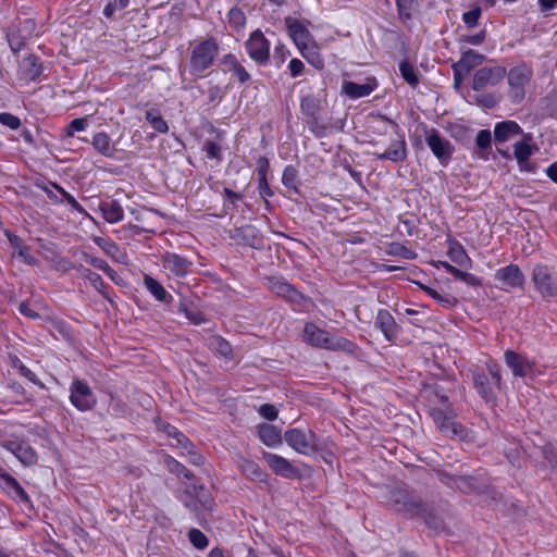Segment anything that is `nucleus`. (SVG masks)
<instances>
[{
    "label": "nucleus",
    "mask_w": 557,
    "mask_h": 557,
    "mask_svg": "<svg viewBox=\"0 0 557 557\" xmlns=\"http://www.w3.org/2000/svg\"><path fill=\"white\" fill-rule=\"evenodd\" d=\"M249 58L259 65H265L270 60V41L259 29L252 32L245 42Z\"/></svg>",
    "instance_id": "obj_7"
},
{
    "label": "nucleus",
    "mask_w": 557,
    "mask_h": 557,
    "mask_svg": "<svg viewBox=\"0 0 557 557\" xmlns=\"http://www.w3.org/2000/svg\"><path fill=\"white\" fill-rule=\"evenodd\" d=\"M203 150L206 154L210 159H220L221 158V147L214 141H206Z\"/></svg>",
    "instance_id": "obj_60"
},
{
    "label": "nucleus",
    "mask_w": 557,
    "mask_h": 557,
    "mask_svg": "<svg viewBox=\"0 0 557 557\" xmlns=\"http://www.w3.org/2000/svg\"><path fill=\"white\" fill-rule=\"evenodd\" d=\"M430 414L436 428L444 435L466 443L475 441V435L472 431L455 421L456 413L450 405H447L445 408L433 407L430 409Z\"/></svg>",
    "instance_id": "obj_2"
},
{
    "label": "nucleus",
    "mask_w": 557,
    "mask_h": 557,
    "mask_svg": "<svg viewBox=\"0 0 557 557\" xmlns=\"http://www.w3.org/2000/svg\"><path fill=\"white\" fill-rule=\"evenodd\" d=\"M376 86L375 78H367L366 83L362 84L346 81L342 85V91L351 99H358L369 96Z\"/></svg>",
    "instance_id": "obj_22"
},
{
    "label": "nucleus",
    "mask_w": 557,
    "mask_h": 557,
    "mask_svg": "<svg viewBox=\"0 0 557 557\" xmlns=\"http://www.w3.org/2000/svg\"><path fill=\"white\" fill-rule=\"evenodd\" d=\"M91 145L94 149L103 157L112 158L116 152L115 145L110 136L104 132H98L92 136Z\"/></svg>",
    "instance_id": "obj_29"
},
{
    "label": "nucleus",
    "mask_w": 557,
    "mask_h": 557,
    "mask_svg": "<svg viewBox=\"0 0 557 557\" xmlns=\"http://www.w3.org/2000/svg\"><path fill=\"white\" fill-rule=\"evenodd\" d=\"M232 237L252 248H259L262 245V238L258 230L252 225H244L235 228Z\"/></svg>",
    "instance_id": "obj_26"
},
{
    "label": "nucleus",
    "mask_w": 557,
    "mask_h": 557,
    "mask_svg": "<svg viewBox=\"0 0 557 557\" xmlns=\"http://www.w3.org/2000/svg\"><path fill=\"white\" fill-rule=\"evenodd\" d=\"M301 112L308 117L315 119L318 114V102L313 97L307 96L301 98L300 102Z\"/></svg>",
    "instance_id": "obj_48"
},
{
    "label": "nucleus",
    "mask_w": 557,
    "mask_h": 557,
    "mask_svg": "<svg viewBox=\"0 0 557 557\" xmlns=\"http://www.w3.org/2000/svg\"><path fill=\"white\" fill-rule=\"evenodd\" d=\"M508 76L509 95L515 102H519L524 98L525 86L533 77L532 67L522 63L512 69L506 74Z\"/></svg>",
    "instance_id": "obj_6"
},
{
    "label": "nucleus",
    "mask_w": 557,
    "mask_h": 557,
    "mask_svg": "<svg viewBox=\"0 0 557 557\" xmlns=\"http://www.w3.org/2000/svg\"><path fill=\"white\" fill-rule=\"evenodd\" d=\"M42 73L39 59L35 55L24 58L18 65L20 78L26 82L36 81Z\"/></svg>",
    "instance_id": "obj_24"
},
{
    "label": "nucleus",
    "mask_w": 557,
    "mask_h": 557,
    "mask_svg": "<svg viewBox=\"0 0 557 557\" xmlns=\"http://www.w3.org/2000/svg\"><path fill=\"white\" fill-rule=\"evenodd\" d=\"M144 286L147 290L156 298V300L170 304L173 300V297L166 289L152 276L145 274L144 275Z\"/></svg>",
    "instance_id": "obj_34"
},
{
    "label": "nucleus",
    "mask_w": 557,
    "mask_h": 557,
    "mask_svg": "<svg viewBox=\"0 0 557 557\" xmlns=\"http://www.w3.org/2000/svg\"><path fill=\"white\" fill-rule=\"evenodd\" d=\"M492 135L488 129H481L475 138L478 147L482 150H486L491 147Z\"/></svg>",
    "instance_id": "obj_55"
},
{
    "label": "nucleus",
    "mask_w": 557,
    "mask_h": 557,
    "mask_svg": "<svg viewBox=\"0 0 557 557\" xmlns=\"http://www.w3.org/2000/svg\"><path fill=\"white\" fill-rule=\"evenodd\" d=\"M285 23L288 30V35L290 36L297 48H300L313 41L311 33L309 32L304 22L288 17L285 20Z\"/></svg>",
    "instance_id": "obj_19"
},
{
    "label": "nucleus",
    "mask_w": 557,
    "mask_h": 557,
    "mask_svg": "<svg viewBox=\"0 0 557 557\" xmlns=\"http://www.w3.org/2000/svg\"><path fill=\"white\" fill-rule=\"evenodd\" d=\"M181 310L185 313L186 318L196 325H199L206 321L203 314L199 311H193L186 307H183Z\"/></svg>",
    "instance_id": "obj_62"
},
{
    "label": "nucleus",
    "mask_w": 557,
    "mask_h": 557,
    "mask_svg": "<svg viewBox=\"0 0 557 557\" xmlns=\"http://www.w3.org/2000/svg\"><path fill=\"white\" fill-rule=\"evenodd\" d=\"M159 429L162 430L168 436L175 438L178 445L187 447V444H189L188 438L175 426L168 423H162L159 425Z\"/></svg>",
    "instance_id": "obj_46"
},
{
    "label": "nucleus",
    "mask_w": 557,
    "mask_h": 557,
    "mask_svg": "<svg viewBox=\"0 0 557 557\" xmlns=\"http://www.w3.org/2000/svg\"><path fill=\"white\" fill-rule=\"evenodd\" d=\"M219 52V46L213 38H208L199 42L190 54V73L193 75H201L208 70Z\"/></svg>",
    "instance_id": "obj_4"
},
{
    "label": "nucleus",
    "mask_w": 557,
    "mask_h": 557,
    "mask_svg": "<svg viewBox=\"0 0 557 557\" xmlns=\"http://www.w3.org/2000/svg\"><path fill=\"white\" fill-rule=\"evenodd\" d=\"M209 349L224 358H231L232 347L228 342L219 335H212L207 339Z\"/></svg>",
    "instance_id": "obj_37"
},
{
    "label": "nucleus",
    "mask_w": 557,
    "mask_h": 557,
    "mask_svg": "<svg viewBox=\"0 0 557 557\" xmlns=\"http://www.w3.org/2000/svg\"><path fill=\"white\" fill-rule=\"evenodd\" d=\"M398 16L403 22L409 21L416 11L418 3L416 0H396Z\"/></svg>",
    "instance_id": "obj_39"
},
{
    "label": "nucleus",
    "mask_w": 557,
    "mask_h": 557,
    "mask_svg": "<svg viewBox=\"0 0 557 557\" xmlns=\"http://www.w3.org/2000/svg\"><path fill=\"white\" fill-rule=\"evenodd\" d=\"M0 485L16 502L29 504L30 499L22 485L9 473H0Z\"/></svg>",
    "instance_id": "obj_20"
},
{
    "label": "nucleus",
    "mask_w": 557,
    "mask_h": 557,
    "mask_svg": "<svg viewBox=\"0 0 557 557\" xmlns=\"http://www.w3.org/2000/svg\"><path fill=\"white\" fill-rule=\"evenodd\" d=\"M481 16V9L479 7L463 13L462 21L468 27H475Z\"/></svg>",
    "instance_id": "obj_54"
},
{
    "label": "nucleus",
    "mask_w": 557,
    "mask_h": 557,
    "mask_svg": "<svg viewBox=\"0 0 557 557\" xmlns=\"http://www.w3.org/2000/svg\"><path fill=\"white\" fill-rule=\"evenodd\" d=\"M94 242L110 257L117 259V252H120L119 247L115 243L101 238V237H95Z\"/></svg>",
    "instance_id": "obj_51"
},
{
    "label": "nucleus",
    "mask_w": 557,
    "mask_h": 557,
    "mask_svg": "<svg viewBox=\"0 0 557 557\" xmlns=\"http://www.w3.org/2000/svg\"><path fill=\"white\" fill-rule=\"evenodd\" d=\"M506 74V69L500 65L481 67L474 73L471 87L480 91L488 86H495L505 78Z\"/></svg>",
    "instance_id": "obj_10"
},
{
    "label": "nucleus",
    "mask_w": 557,
    "mask_h": 557,
    "mask_svg": "<svg viewBox=\"0 0 557 557\" xmlns=\"http://www.w3.org/2000/svg\"><path fill=\"white\" fill-rule=\"evenodd\" d=\"M377 160H389L392 162H403L407 158V147L404 136L398 135L391 141L389 147L383 152H374Z\"/></svg>",
    "instance_id": "obj_18"
},
{
    "label": "nucleus",
    "mask_w": 557,
    "mask_h": 557,
    "mask_svg": "<svg viewBox=\"0 0 557 557\" xmlns=\"http://www.w3.org/2000/svg\"><path fill=\"white\" fill-rule=\"evenodd\" d=\"M284 440L289 447L301 455H311L318 450V437L309 429H290L284 433Z\"/></svg>",
    "instance_id": "obj_5"
},
{
    "label": "nucleus",
    "mask_w": 557,
    "mask_h": 557,
    "mask_svg": "<svg viewBox=\"0 0 557 557\" xmlns=\"http://www.w3.org/2000/svg\"><path fill=\"white\" fill-rule=\"evenodd\" d=\"M259 173V182H258V189L260 196L264 199L265 206H269V201L267 200L268 197H271L273 195V191L271 190L268 182H267V174L263 169L258 170Z\"/></svg>",
    "instance_id": "obj_49"
},
{
    "label": "nucleus",
    "mask_w": 557,
    "mask_h": 557,
    "mask_svg": "<svg viewBox=\"0 0 557 557\" xmlns=\"http://www.w3.org/2000/svg\"><path fill=\"white\" fill-rule=\"evenodd\" d=\"M103 219L109 223H117L123 220L124 211L121 205L115 201H103L99 206Z\"/></svg>",
    "instance_id": "obj_35"
},
{
    "label": "nucleus",
    "mask_w": 557,
    "mask_h": 557,
    "mask_svg": "<svg viewBox=\"0 0 557 557\" xmlns=\"http://www.w3.org/2000/svg\"><path fill=\"white\" fill-rule=\"evenodd\" d=\"M236 463L240 472L249 480L256 482H267L268 474L263 472L259 465L253 460L238 456Z\"/></svg>",
    "instance_id": "obj_25"
},
{
    "label": "nucleus",
    "mask_w": 557,
    "mask_h": 557,
    "mask_svg": "<svg viewBox=\"0 0 557 557\" xmlns=\"http://www.w3.org/2000/svg\"><path fill=\"white\" fill-rule=\"evenodd\" d=\"M146 120L150 123L152 128L158 133H166L169 131L168 123L163 120L160 113L156 110H148L146 112Z\"/></svg>",
    "instance_id": "obj_41"
},
{
    "label": "nucleus",
    "mask_w": 557,
    "mask_h": 557,
    "mask_svg": "<svg viewBox=\"0 0 557 557\" xmlns=\"http://www.w3.org/2000/svg\"><path fill=\"white\" fill-rule=\"evenodd\" d=\"M223 70L225 72H232L240 84H245L250 81V74L246 71V69L239 63L234 54H226L222 59Z\"/></svg>",
    "instance_id": "obj_30"
},
{
    "label": "nucleus",
    "mask_w": 557,
    "mask_h": 557,
    "mask_svg": "<svg viewBox=\"0 0 557 557\" xmlns=\"http://www.w3.org/2000/svg\"><path fill=\"white\" fill-rule=\"evenodd\" d=\"M535 150L536 147L532 144V136L524 134L523 138L513 146V154L519 165L525 163Z\"/></svg>",
    "instance_id": "obj_31"
},
{
    "label": "nucleus",
    "mask_w": 557,
    "mask_h": 557,
    "mask_svg": "<svg viewBox=\"0 0 557 557\" xmlns=\"http://www.w3.org/2000/svg\"><path fill=\"white\" fill-rule=\"evenodd\" d=\"M1 446L11 451L26 467L37 462L36 451L24 441L5 440L1 442Z\"/></svg>",
    "instance_id": "obj_13"
},
{
    "label": "nucleus",
    "mask_w": 557,
    "mask_h": 557,
    "mask_svg": "<svg viewBox=\"0 0 557 557\" xmlns=\"http://www.w3.org/2000/svg\"><path fill=\"white\" fill-rule=\"evenodd\" d=\"M305 65L299 59H292L288 63V70L292 77H297L304 72Z\"/></svg>",
    "instance_id": "obj_63"
},
{
    "label": "nucleus",
    "mask_w": 557,
    "mask_h": 557,
    "mask_svg": "<svg viewBox=\"0 0 557 557\" xmlns=\"http://www.w3.org/2000/svg\"><path fill=\"white\" fill-rule=\"evenodd\" d=\"M10 242L14 247L17 256L22 258L28 264H35V258L29 253V249L22 244L21 239L17 236H10Z\"/></svg>",
    "instance_id": "obj_44"
},
{
    "label": "nucleus",
    "mask_w": 557,
    "mask_h": 557,
    "mask_svg": "<svg viewBox=\"0 0 557 557\" xmlns=\"http://www.w3.org/2000/svg\"><path fill=\"white\" fill-rule=\"evenodd\" d=\"M288 55H289L288 49L284 45H277L274 48V53H273V61L275 62V66L280 67L285 62V60L287 59Z\"/></svg>",
    "instance_id": "obj_57"
},
{
    "label": "nucleus",
    "mask_w": 557,
    "mask_h": 557,
    "mask_svg": "<svg viewBox=\"0 0 557 557\" xmlns=\"http://www.w3.org/2000/svg\"><path fill=\"white\" fill-rule=\"evenodd\" d=\"M258 412L260 413V416H262L263 418H265L270 421L275 420L277 418V413H278L276 408L270 404L261 405L258 409Z\"/></svg>",
    "instance_id": "obj_59"
},
{
    "label": "nucleus",
    "mask_w": 557,
    "mask_h": 557,
    "mask_svg": "<svg viewBox=\"0 0 557 557\" xmlns=\"http://www.w3.org/2000/svg\"><path fill=\"white\" fill-rule=\"evenodd\" d=\"M472 382L474 388L478 391L480 396L486 401H493L495 399L493 387L490 383L487 375L483 372H473Z\"/></svg>",
    "instance_id": "obj_33"
},
{
    "label": "nucleus",
    "mask_w": 557,
    "mask_h": 557,
    "mask_svg": "<svg viewBox=\"0 0 557 557\" xmlns=\"http://www.w3.org/2000/svg\"><path fill=\"white\" fill-rule=\"evenodd\" d=\"M297 171L294 166L288 165L285 168L282 175V183L284 186L297 190L296 187Z\"/></svg>",
    "instance_id": "obj_52"
},
{
    "label": "nucleus",
    "mask_w": 557,
    "mask_h": 557,
    "mask_svg": "<svg viewBox=\"0 0 557 557\" xmlns=\"http://www.w3.org/2000/svg\"><path fill=\"white\" fill-rule=\"evenodd\" d=\"M190 543L198 549H203L208 546L207 536L198 529H190L188 532Z\"/></svg>",
    "instance_id": "obj_50"
},
{
    "label": "nucleus",
    "mask_w": 557,
    "mask_h": 557,
    "mask_svg": "<svg viewBox=\"0 0 557 557\" xmlns=\"http://www.w3.org/2000/svg\"><path fill=\"white\" fill-rule=\"evenodd\" d=\"M484 60L485 55L470 49L462 53L459 61L453 65V70L457 75H459L460 72L468 74L472 69L481 65Z\"/></svg>",
    "instance_id": "obj_23"
},
{
    "label": "nucleus",
    "mask_w": 557,
    "mask_h": 557,
    "mask_svg": "<svg viewBox=\"0 0 557 557\" xmlns=\"http://www.w3.org/2000/svg\"><path fill=\"white\" fill-rule=\"evenodd\" d=\"M227 17L230 25L237 30L242 29L246 24V16L238 8H232L228 11Z\"/></svg>",
    "instance_id": "obj_47"
},
{
    "label": "nucleus",
    "mask_w": 557,
    "mask_h": 557,
    "mask_svg": "<svg viewBox=\"0 0 557 557\" xmlns=\"http://www.w3.org/2000/svg\"><path fill=\"white\" fill-rule=\"evenodd\" d=\"M84 275L98 292L104 295L103 289L106 288V284L103 283L101 276L98 273L86 269Z\"/></svg>",
    "instance_id": "obj_53"
},
{
    "label": "nucleus",
    "mask_w": 557,
    "mask_h": 557,
    "mask_svg": "<svg viewBox=\"0 0 557 557\" xmlns=\"http://www.w3.org/2000/svg\"><path fill=\"white\" fill-rule=\"evenodd\" d=\"M161 262L168 275L173 277H185L193 264L188 259L174 252H165Z\"/></svg>",
    "instance_id": "obj_14"
},
{
    "label": "nucleus",
    "mask_w": 557,
    "mask_h": 557,
    "mask_svg": "<svg viewBox=\"0 0 557 557\" xmlns=\"http://www.w3.org/2000/svg\"><path fill=\"white\" fill-rule=\"evenodd\" d=\"M448 257L450 260L461 267L470 263V258L466 253L463 247L458 243H453L448 250Z\"/></svg>",
    "instance_id": "obj_40"
},
{
    "label": "nucleus",
    "mask_w": 557,
    "mask_h": 557,
    "mask_svg": "<svg viewBox=\"0 0 557 557\" xmlns=\"http://www.w3.org/2000/svg\"><path fill=\"white\" fill-rule=\"evenodd\" d=\"M0 123L11 129H17L21 126V120L8 112L0 113Z\"/></svg>",
    "instance_id": "obj_56"
},
{
    "label": "nucleus",
    "mask_w": 557,
    "mask_h": 557,
    "mask_svg": "<svg viewBox=\"0 0 557 557\" xmlns=\"http://www.w3.org/2000/svg\"><path fill=\"white\" fill-rule=\"evenodd\" d=\"M443 268L451 274L455 278L465 282L468 285L476 286L480 285V281L476 276L469 272H463L457 269L456 267L449 264L448 262H442Z\"/></svg>",
    "instance_id": "obj_38"
},
{
    "label": "nucleus",
    "mask_w": 557,
    "mask_h": 557,
    "mask_svg": "<svg viewBox=\"0 0 557 557\" xmlns=\"http://www.w3.org/2000/svg\"><path fill=\"white\" fill-rule=\"evenodd\" d=\"M70 400L79 411H87L96 405V396L87 382L76 379L70 386Z\"/></svg>",
    "instance_id": "obj_9"
},
{
    "label": "nucleus",
    "mask_w": 557,
    "mask_h": 557,
    "mask_svg": "<svg viewBox=\"0 0 557 557\" xmlns=\"http://www.w3.org/2000/svg\"><path fill=\"white\" fill-rule=\"evenodd\" d=\"M58 190L62 194V196L64 197V200L71 206V208L75 211H78V212H83L84 209L82 208V206L77 202V200L69 193H66L63 188L61 187H58Z\"/></svg>",
    "instance_id": "obj_64"
},
{
    "label": "nucleus",
    "mask_w": 557,
    "mask_h": 557,
    "mask_svg": "<svg viewBox=\"0 0 557 557\" xmlns=\"http://www.w3.org/2000/svg\"><path fill=\"white\" fill-rule=\"evenodd\" d=\"M263 459L271 470L277 475L286 479H295L299 475L298 469L295 468L286 458L277 454L264 451Z\"/></svg>",
    "instance_id": "obj_16"
},
{
    "label": "nucleus",
    "mask_w": 557,
    "mask_h": 557,
    "mask_svg": "<svg viewBox=\"0 0 557 557\" xmlns=\"http://www.w3.org/2000/svg\"><path fill=\"white\" fill-rule=\"evenodd\" d=\"M494 277L502 284L503 289L521 287L524 283V275L517 264L498 269Z\"/></svg>",
    "instance_id": "obj_17"
},
{
    "label": "nucleus",
    "mask_w": 557,
    "mask_h": 557,
    "mask_svg": "<svg viewBox=\"0 0 557 557\" xmlns=\"http://www.w3.org/2000/svg\"><path fill=\"white\" fill-rule=\"evenodd\" d=\"M425 292L428 293V295L430 297H432L437 302H440L444 308H453L458 302L456 297H454L449 294H441L440 292H437L431 287H425Z\"/></svg>",
    "instance_id": "obj_42"
},
{
    "label": "nucleus",
    "mask_w": 557,
    "mask_h": 557,
    "mask_svg": "<svg viewBox=\"0 0 557 557\" xmlns=\"http://www.w3.org/2000/svg\"><path fill=\"white\" fill-rule=\"evenodd\" d=\"M271 289L280 297L287 299L290 302L300 305L305 297L296 290L290 284L284 281L274 280Z\"/></svg>",
    "instance_id": "obj_28"
},
{
    "label": "nucleus",
    "mask_w": 557,
    "mask_h": 557,
    "mask_svg": "<svg viewBox=\"0 0 557 557\" xmlns=\"http://www.w3.org/2000/svg\"><path fill=\"white\" fill-rule=\"evenodd\" d=\"M543 455L553 468H557V447H555L553 444L545 445L543 447Z\"/></svg>",
    "instance_id": "obj_58"
},
{
    "label": "nucleus",
    "mask_w": 557,
    "mask_h": 557,
    "mask_svg": "<svg viewBox=\"0 0 557 557\" xmlns=\"http://www.w3.org/2000/svg\"><path fill=\"white\" fill-rule=\"evenodd\" d=\"M260 441L268 447H277L282 444L281 430L272 424H261L258 428Z\"/></svg>",
    "instance_id": "obj_32"
},
{
    "label": "nucleus",
    "mask_w": 557,
    "mask_h": 557,
    "mask_svg": "<svg viewBox=\"0 0 557 557\" xmlns=\"http://www.w3.org/2000/svg\"><path fill=\"white\" fill-rule=\"evenodd\" d=\"M504 359L505 363L512 371L515 376L525 377L531 376L534 373V362L513 350H506Z\"/></svg>",
    "instance_id": "obj_15"
},
{
    "label": "nucleus",
    "mask_w": 557,
    "mask_h": 557,
    "mask_svg": "<svg viewBox=\"0 0 557 557\" xmlns=\"http://www.w3.org/2000/svg\"><path fill=\"white\" fill-rule=\"evenodd\" d=\"M522 133V128L515 121L499 122L494 127V138L497 143H506Z\"/></svg>",
    "instance_id": "obj_27"
},
{
    "label": "nucleus",
    "mask_w": 557,
    "mask_h": 557,
    "mask_svg": "<svg viewBox=\"0 0 557 557\" xmlns=\"http://www.w3.org/2000/svg\"><path fill=\"white\" fill-rule=\"evenodd\" d=\"M304 337L310 345L329 350L351 354L356 348V345L347 338L324 331L313 323H307L305 325Z\"/></svg>",
    "instance_id": "obj_3"
},
{
    "label": "nucleus",
    "mask_w": 557,
    "mask_h": 557,
    "mask_svg": "<svg viewBox=\"0 0 557 557\" xmlns=\"http://www.w3.org/2000/svg\"><path fill=\"white\" fill-rule=\"evenodd\" d=\"M90 116L87 115L85 117L74 119L70 122V124L65 128V135L67 137H73L76 132H84L89 125Z\"/></svg>",
    "instance_id": "obj_45"
},
{
    "label": "nucleus",
    "mask_w": 557,
    "mask_h": 557,
    "mask_svg": "<svg viewBox=\"0 0 557 557\" xmlns=\"http://www.w3.org/2000/svg\"><path fill=\"white\" fill-rule=\"evenodd\" d=\"M532 281L536 290L545 299L557 297V277L547 265L537 264L532 271Z\"/></svg>",
    "instance_id": "obj_8"
},
{
    "label": "nucleus",
    "mask_w": 557,
    "mask_h": 557,
    "mask_svg": "<svg viewBox=\"0 0 557 557\" xmlns=\"http://www.w3.org/2000/svg\"><path fill=\"white\" fill-rule=\"evenodd\" d=\"M301 55L317 70H322L324 66V61L320 54V49L318 45L312 41L308 45H305L298 48Z\"/></svg>",
    "instance_id": "obj_36"
},
{
    "label": "nucleus",
    "mask_w": 557,
    "mask_h": 557,
    "mask_svg": "<svg viewBox=\"0 0 557 557\" xmlns=\"http://www.w3.org/2000/svg\"><path fill=\"white\" fill-rule=\"evenodd\" d=\"M374 325L388 342L394 341L398 332V325L388 310L380 309L377 311Z\"/></svg>",
    "instance_id": "obj_21"
},
{
    "label": "nucleus",
    "mask_w": 557,
    "mask_h": 557,
    "mask_svg": "<svg viewBox=\"0 0 557 557\" xmlns=\"http://www.w3.org/2000/svg\"><path fill=\"white\" fill-rule=\"evenodd\" d=\"M425 141L442 164H447L454 153L451 143L442 137L435 128L426 133Z\"/></svg>",
    "instance_id": "obj_11"
},
{
    "label": "nucleus",
    "mask_w": 557,
    "mask_h": 557,
    "mask_svg": "<svg viewBox=\"0 0 557 557\" xmlns=\"http://www.w3.org/2000/svg\"><path fill=\"white\" fill-rule=\"evenodd\" d=\"M389 500L395 510L403 515L422 517L429 525L435 529L442 524L441 520L431 515L429 508L414 493L404 488H394L389 492Z\"/></svg>",
    "instance_id": "obj_1"
},
{
    "label": "nucleus",
    "mask_w": 557,
    "mask_h": 557,
    "mask_svg": "<svg viewBox=\"0 0 557 557\" xmlns=\"http://www.w3.org/2000/svg\"><path fill=\"white\" fill-rule=\"evenodd\" d=\"M185 494L195 497V500H184L187 508L198 511L199 506L205 510H212V498L203 484H189L186 486Z\"/></svg>",
    "instance_id": "obj_12"
},
{
    "label": "nucleus",
    "mask_w": 557,
    "mask_h": 557,
    "mask_svg": "<svg viewBox=\"0 0 557 557\" xmlns=\"http://www.w3.org/2000/svg\"><path fill=\"white\" fill-rule=\"evenodd\" d=\"M18 371H20L21 375L25 376L32 383L38 385L40 388L45 387L44 383L38 380L37 375L33 371H30L27 367H25L23 363H21L18 366Z\"/></svg>",
    "instance_id": "obj_61"
},
{
    "label": "nucleus",
    "mask_w": 557,
    "mask_h": 557,
    "mask_svg": "<svg viewBox=\"0 0 557 557\" xmlns=\"http://www.w3.org/2000/svg\"><path fill=\"white\" fill-rule=\"evenodd\" d=\"M399 71L403 78L411 86L416 87L419 83V77L413 65L407 61H403L399 64Z\"/></svg>",
    "instance_id": "obj_43"
}]
</instances>
